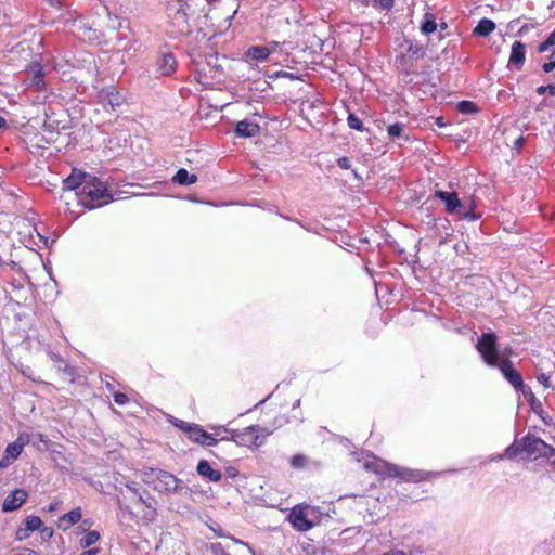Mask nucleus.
<instances>
[{"label": "nucleus", "instance_id": "obj_1", "mask_svg": "<svg viewBox=\"0 0 555 555\" xmlns=\"http://www.w3.org/2000/svg\"><path fill=\"white\" fill-rule=\"evenodd\" d=\"M81 204L89 208H98L113 202V195L108 193L105 184L96 177L90 176L83 189L79 192Z\"/></svg>", "mask_w": 555, "mask_h": 555}, {"label": "nucleus", "instance_id": "obj_2", "mask_svg": "<svg viewBox=\"0 0 555 555\" xmlns=\"http://www.w3.org/2000/svg\"><path fill=\"white\" fill-rule=\"evenodd\" d=\"M374 470L383 477H393L405 482H421L431 475V473L404 468L384 461H376Z\"/></svg>", "mask_w": 555, "mask_h": 555}, {"label": "nucleus", "instance_id": "obj_3", "mask_svg": "<svg viewBox=\"0 0 555 555\" xmlns=\"http://www.w3.org/2000/svg\"><path fill=\"white\" fill-rule=\"evenodd\" d=\"M224 433H231L230 440L234 441L238 446L244 447H260L264 443L267 437L271 434L266 428L259 425H251L242 430L229 431L224 427H220Z\"/></svg>", "mask_w": 555, "mask_h": 555}, {"label": "nucleus", "instance_id": "obj_4", "mask_svg": "<svg viewBox=\"0 0 555 555\" xmlns=\"http://www.w3.org/2000/svg\"><path fill=\"white\" fill-rule=\"evenodd\" d=\"M496 339L498 337L493 332L483 333L476 344V349L485 363L489 366H496L500 363V351Z\"/></svg>", "mask_w": 555, "mask_h": 555}, {"label": "nucleus", "instance_id": "obj_5", "mask_svg": "<svg viewBox=\"0 0 555 555\" xmlns=\"http://www.w3.org/2000/svg\"><path fill=\"white\" fill-rule=\"evenodd\" d=\"M151 475L156 479L155 489L167 494L179 493L183 489V481L169 472L151 469Z\"/></svg>", "mask_w": 555, "mask_h": 555}, {"label": "nucleus", "instance_id": "obj_6", "mask_svg": "<svg viewBox=\"0 0 555 555\" xmlns=\"http://www.w3.org/2000/svg\"><path fill=\"white\" fill-rule=\"evenodd\" d=\"M499 370L503 374L504 378L518 391H521L525 396L529 392L532 397V392L529 387L524 383L521 374L513 367L511 360L505 359L498 365Z\"/></svg>", "mask_w": 555, "mask_h": 555}, {"label": "nucleus", "instance_id": "obj_7", "mask_svg": "<svg viewBox=\"0 0 555 555\" xmlns=\"http://www.w3.org/2000/svg\"><path fill=\"white\" fill-rule=\"evenodd\" d=\"M98 99L105 109L112 111H115L125 102V96L114 86L101 89L98 92Z\"/></svg>", "mask_w": 555, "mask_h": 555}, {"label": "nucleus", "instance_id": "obj_8", "mask_svg": "<svg viewBox=\"0 0 555 555\" xmlns=\"http://www.w3.org/2000/svg\"><path fill=\"white\" fill-rule=\"evenodd\" d=\"M24 83L26 88H33L35 91L46 88L43 67L40 63L33 62L28 65Z\"/></svg>", "mask_w": 555, "mask_h": 555}, {"label": "nucleus", "instance_id": "obj_9", "mask_svg": "<svg viewBox=\"0 0 555 555\" xmlns=\"http://www.w3.org/2000/svg\"><path fill=\"white\" fill-rule=\"evenodd\" d=\"M524 453H526L528 459L537 460L538 457H542V453L550 446L543 439L527 434L524 438H521Z\"/></svg>", "mask_w": 555, "mask_h": 555}, {"label": "nucleus", "instance_id": "obj_10", "mask_svg": "<svg viewBox=\"0 0 555 555\" xmlns=\"http://www.w3.org/2000/svg\"><path fill=\"white\" fill-rule=\"evenodd\" d=\"M288 519L292 522L293 527L300 532H306L314 527L313 521H311L308 518V507L307 506H301V505L295 506L292 509V512L288 516Z\"/></svg>", "mask_w": 555, "mask_h": 555}, {"label": "nucleus", "instance_id": "obj_11", "mask_svg": "<svg viewBox=\"0 0 555 555\" xmlns=\"http://www.w3.org/2000/svg\"><path fill=\"white\" fill-rule=\"evenodd\" d=\"M526 60V46L520 41H514L508 57V68L520 70Z\"/></svg>", "mask_w": 555, "mask_h": 555}, {"label": "nucleus", "instance_id": "obj_12", "mask_svg": "<svg viewBox=\"0 0 555 555\" xmlns=\"http://www.w3.org/2000/svg\"><path fill=\"white\" fill-rule=\"evenodd\" d=\"M155 66L159 75L169 76L177 69V61L171 52H163L158 55Z\"/></svg>", "mask_w": 555, "mask_h": 555}, {"label": "nucleus", "instance_id": "obj_13", "mask_svg": "<svg viewBox=\"0 0 555 555\" xmlns=\"http://www.w3.org/2000/svg\"><path fill=\"white\" fill-rule=\"evenodd\" d=\"M460 207L455 214L465 220L476 221L481 218V214L475 211L477 205L474 197H467L465 199H460Z\"/></svg>", "mask_w": 555, "mask_h": 555}, {"label": "nucleus", "instance_id": "obj_14", "mask_svg": "<svg viewBox=\"0 0 555 555\" xmlns=\"http://www.w3.org/2000/svg\"><path fill=\"white\" fill-rule=\"evenodd\" d=\"M28 493L24 489H15L3 501V512H12L20 508L27 500Z\"/></svg>", "mask_w": 555, "mask_h": 555}, {"label": "nucleus", "instance_id": "obj_15", "mask_svg": "<svg viewBox=\"0 0 555 555\" xmlns=\"http://www.w3.org/2000/svg\"><path fill=\"white\" fill-rule=\"evenodd\" d=\"M89 178L90 175L78 169H73L72 173L63 180L64 190L74 191L78 188L83 189Z\"/></svg>", "mask_w": 555, "mask_h": 555}, {"label": "nucleus", "instance_id": "obj_16", "mask_svg": "<svg viewBox=\"0 0 555 555\" xmlns=\"http://www.w3.org/2000/svg\"><path fill=\"white\" fill-rule=\"evenodd\" d=\"M435 197L441 199L446 205V212L449 215L455 214L459 210L460 198L456 192H447L442 190L435 191Z\"/></svg>", "mask_w": 555, "mask_h": 555}, {"label": "nucleus", "instance_id": "obj_17", "mask_svg": "<svg viewBox=\"0 0 555 555\" xmlns=\"http://www.w3.org/2000/svg\"><path fill=\"white\" fill-rule=\"evenodd\" d=\"M260 133V127L257 122L241 120L236 124L235 134L238 138H253Z\"/></svg>", "mask_w": 555, "mask_h": 555}, {"label": "nucleus", "instance_id": "obj_18", "mask_svg": "<svg viewBox=\"0 0 555 555\" xmlns=\"http://www.w3.org/2000/svg\"><path fill=\"white\" fill-rule=\"evenodd\" d=\"M196 472L199 476L206 478L209 481L218 482L222 478L221 472L214 469L209 462L206 460H201L197 464Z\"/></svg>", "mask_w": 555, "mask_h": 555}, {"label": "nucleus", "instance_id": "obj_19", "mask_svg": "<svg viewBox=\"0 0 555 555\" xmlns=\"http://www.w3.org/2000/svg\"><path fill=\"white\" fill-rule=\"evenodd\" d=\"M81 517V508H74L59 518L57 526L62 530H67L75 524L79 522Z\"/></svg>", "mask_w": 555, "mask_h": 555}, {"label": "nucleus", "instance_id": "obj_20", "mask_svg": "<svg viewBox=\"0 0 555 555\" xmlns=\"http://www.w3.org/2000/svg\"><path fill=\"white\" fill-rule=\"evenodd\" d=\"M270 54H271V49L269 47H264V46H253V47L248 48L246 51V56L249 60L257 61V62L266 61Z\"/></svg>", "mask_w": 555, "mask_h": 555}, {"label": "nucleus", "instance_id": "obj_21", "mask_svg": "<svg viewBox=\"0 0 555 555\" xmlns=\"http://www.w3.org/2000/svg\"><path fill=\"white\" fill-rule=\"evenodd\" d=\"M495 23L487 17L481 18L474 28L473 34L478 37H487L495 29Z\"/></svg>", "mask_w": 555, "mask_h": 555}, {"label": "nucleus", "instance_id": "obj_22", "mask_svg": "<svg viewBox=\"0 0 555 555\" xmlns=\"http://www.w3.org/2000/svg\"><path fill=\"white\" fill-rule=\"evenodd\" d=\"M25 440L22 436H20L14 442L9 443L4 450V454L8 456V459H11L12 461H15L20 454L22 453Z\"/></svg>", "mask_w": 555, "mask_h": 555}, {"label": "nucleus", "instance_id": "obj_23", "mask_svg": "<svg viewBox=\"0 0 555 555\" xmlns=\"http://www.w3.org/2000/svg\"><path fill=\"white\" fill-rule=\"evenodd\" d=\"M172 181L180 185H191L197 182V176L194 173H189L186 169L181 168L176 172Z\"/></svg>", "mask_w": 555, "mask_h": 555}, {"label": "nucleus", "instance_id": "obj_24", "mask_svg": "<svg viewBox=\"0 0 555 555\" xmlns=\"http://www.w3.org/2000/svg\"><path fill=\"white\" fill-rule=\"evenodd\" d=\"M438 28V23L436 22V16L430 13L426 12L423 16V21L421 23V31L424 35H430L435 33Z\"/></svg>", "mask_w": 555, "mask_h": 555}, {"label": "nucleus", "instance_id": "obj_25", "mask_svg": "<svg viewBox=\"0 0 555 555\" xmlns=\"http://www.w3.org/2000/svg\"><path fill=\"white\" fill-rule=\"evenodd\" d=\"M521 447H522L521 439L515 440L511 446H508L506 448L505 453H504V455L501 456V459L507 457V459L512 460V459L517 457L518 455L524 453V449Z\"/></svg>", "mask_w": 555, "mask_h": 555}, {"label": "nucleus", "instance_id": "obj_26", "mask_svg": "<svg viewBox=\"0 0 555 555\" xmlns=\"http://www.w3.org/2000/svg\"><path fill=\"white\" fill-rule=\"evenodd\" d=\"M186 436L191 441L202 444L203 437H205V430L201 425L194 423Z\"/></svg>", "mask_w": 555, "mask_h": 555}, {"label": "nucleus", "instance_id": "obj_27", "mask_svg": "<svg viewBox=\"0 0 555 555\" xmlns=\"http://www.w3.org/2000/svg\"><path fill=\"white\" fill-rule=\"evenodd\" d=\"M100 539L101 535L98 531H89L83 538L80 539L79 544L82 548H87L99 542Z\"/></svg>", "mask_w": 555, "mask_h": 555}, {"label": "nucleus", "instance_id": "obj_28", "mask_svg": "<svg viewBox=\"0 0 555 555\" xmlns=\"http://www.w3.org/2000/svg\"><path fill=\"white\" fill-rule=\"evenodd\" d=\"M387 133L390 138H404L405 140H409L408 135H404V126L402 124H393L389 125L387 128Z\"/></svg>", "mask_w": 555, "mask_h": 555}, {"label": "nucleus", "instance_id": "obj_29", "mask_svg": "<svg viewBox=\"0 0 555 555\" xmlns=\"http://www.w3.org/2000/svg\"><path fill=\"white\" fill-rule=\"evenodd\" d=\"M456 108L462 114H474L478 112V106L472 101H461L456 104Z\"/></svg>", "mask_w": 555, "mask_h": 555}, {"label": "nucleus", "instance_id": "obj_30", "mask_svg": "<svg viewBox=\"0 0 555 555\" xmlns=\"http://www.w3.org/2000/svg\"><path fill=\"white\" fill-rule=\"evenodd\" d=\"M408 53L414 60L421 59L424 55L423 47L417 42L410 41L408 47Z\"/></svg>", "mask_w": 555, "mask_h": 555}, {"label": "nucleus", "instance_id": "obj_31", "mask_svg": "<svg viewBox=\"0 0 555 555\" xmlns=\"http://www.w3.org/2000/svg\"><path fill=\"white\" fill-rule=\"evenodd\" d=\"M542 459L546 461L552 470L555 473V448L553 446L550 444L546 448V450L542 453Z\"/></svg>", "mask_w": 555, "mask_h": 555}, {"label": "nucleus", "instance_id": "obj_32", "mask_svg": "<svg viewBox=\"0 0 555 555\" xmlns=\"http://www.w3.org/2000/svg\"><path fill=\"white\" fill-rule=\"evenodd\" d=\"M555 44V27H554V30L548 35V37L546 38V40H544L543 42H541L539 46H538V51L540 53H543V52H546L548 51V49L551 47H553Z\"/></svg>", "mask_w": 555, "mask_h": 555}, {"label": "nucleus", "instance_id": "obj_33", "mask_svg": "<svg viewBox=\"0 0 555 555\" xmlns=\"http://www.w3.org/2000/svg\"><path fill=\"white\" fill-rule=\"evenodd\" d=\"M347 124L351 129L363 131V122L356 114H349L347 118Z\"/></svg>", "mask_w": 555, "mask_h": 555}, {"label": "nucleus", "instance_id": "obj_34", "mask_svg": "<svg viewBox=\"0 0 555 555\" xmlns=\"http://www.w3.org/2000/svg\"><path fill=\"white\" fill-rule=\"evenodd\" d=\"M41 525H42V521H41V519L38 516H28L25 519V527L30 532H33L35 530H38Z\"/></svg>", "mask_w": 555, "mask_h": 555}, {"label": "nucleus", "instance_id": "obj_35", "mask_svg": "<svg viewBox=\"0 0 555 555\" xmlns=\"http://www.w3.org/2000/svg\"><path fill=\"white\" fill-rule=\"evenodd\" d=\"M307 464V457L302 454H296L291 460V465L294 468H302Z\"/></svg>", "mask_w": 555, "mask_h": 555}, {"label": "nucleus", "instance_id": "obj_36", "mask_svg": "<svg viewBox=\"0 0 555 555\" xmlns=\"http://www.w3.org/2000/svg\"><path fill=\"white\" fill-rule=\"evenodd\" d=\"M218 435H219L218 431L216 434H209V433L205 431V437H203L202 446H208V447L216 446L219 441V439L216 438V436H218Z\"/></svg>", "mask_w": 555, "mask_h": 555}, {"label": "nucleus", "instance_id": "obj_37", "mask_svg": "<svg viewBox=\"0 0 555 555\" xmlns=\"http://www.w3.org/2000/svg\"><path fill=\"white\" fill-rule=\"evenodd\" d=\"M207 550H209L212 555H230L221 543H210L207 545Z\"/></svg>", "mask_w": 555, "mask_h": 555}, {"label": "nucleus", "instance_id": "obj_38", "mask_svg": "<svg viewBox=\"0 0 555 555\" xmlns=\"http://www.w3.org/2000/svg\"><path fill=\"white\" fill-rule=\"evenodd\" d=\"M171 423L178 427L179 429H181L183 433L188 434L190 428L193 426L194 423H188V422H184L182 420H178V418H173L171 421Z\"/></svg>", "mask_w": 555, "mask_h": 555}, {"label": "nucleus", "instance_id": "obj_39", "mask_svg": "<svg viewBox=\"0 0 555 555\" xmlns=\"http://www.w3.org/2000/svg\"><path fill=\"white\" fill-rule=\"evenodd\" d=\"M546 92L550 95L555 96V85L541 86V87L537 88V93L539 95H543Z\"/></svg>", "mask_w": 555, "mask_h": 555}, {"label": "nucleus", "instance_id": "obj_40", "mask_svg": "<svg viewBox=\"0 0 555 555\" xmlns=\"http://www.w3.org/2000/svg\"><path fill=\"white\" fill-rule=\"evenodd\" d=\"M115 403L118 405H125L129 402V398L126 393L122 392H115L113 395Z\"/></svg>", "mask_w": 555, "mask_h": 555}, {"label": "nucleus", "instance_id": "obj_41", "mask_svg": "<svg viewBox=\"0 0 555 555\" xmlns=\"http://www.w3.org/2000/svg\"><path fill=\"white\" fill-rule=\"evenodd\" d=\"M538 382L543 385L545 388H552V383L550 380V376L545 373H539L537 375Z\"/></svg>", "mask_w": 555, "mask_h": 555}, {"label": "nucleus", "instance_id": "obj_42", "mask_svg": "<svg viewBox=\"0 0 555 555\" xmlns=\"http://www.w3.org/2000/svg\"><path fill=\"white\" fill-rule=\"evenodd\" d=\"M29 534H30V531H29V530H27V528H26V527H24V528H18V529L16 530L15 538H16V540L22 541V540L27 539V538L29 537Z\"/></svg>", "mask_w": 555, "mask_h": 555}, {"label": "nucleus", "instance_id": "obj_43", "mask_svg": "<svg viewBox=\"0 0 555 555\" xmlns=\"http://www.w3.org/2000/svg\"><path fill=\"white\" fill-rule=\"evenodd\" d=\"M337 164L341 169H349L351 167L350 159L346 156L338 158Z\"/></svg>", "mask_w": 555, "mask_h": 555}, {"label": "nucleus", "instance_id": "obj_44", "mask_svg": "<svg viewBox=\"0 0 555 555\" xmlns=\"http://www.w3.org/2000/svg\"><path fill=\"white\" fill-rule=\"evenodd\" d=\"M542 68L545 73H551L555 69V61H548L542 65Z\"/></svg>", "mask_w": 555, "mask_h": 555}, {"label": "nucleus", "instance_id": "obj_45", "mask_svg": "<svg viewBox=\"0 0 555 555\" xmlns=\"http://www.w3.org/2000/svg\"><path fill=\"white\" fill-rule=\"evenodd\" d=\"M61 504H62V501L54 500L53 502H51V504L49 505V508H48V509H49L50 512L56 511V509H59V508H60Z\"/></svg>", "mask_w": 555, "mask_h": 555}, {"label": "nucleus", "instance_id": "obj_46", "mask_svg": "<svg viewBox=\"0 0 555 555\" xmlns=\"http://www.w3.org/2000/svg\"><path fill=\"white\" fill-rule=\"evenodd\" d=\"M13 461L11 459H8V456L4 454V456L0 460V469L7 467Z\"/></svg>", "mask_w": 555, "mask_h": 555}, {"label": "nucleus", "instance_id": "obj_47", "mask_svg": "<svg viewBox=\"0 0 555 555\" xmlns=\"http://www.w3.org/2000/svg\"><path fill=\"white\" fill-rule=\"evenodd\" d=\"M541 420L543 421L544 424L546 425H551L552 423V418L548 416V415H544L543 413V410L541 409L540 413H539Z\"/></svg>", "mask_w": 555, "mask_h": 555}, {"label": "nucleus", "instance_id": "obj_48", "mask_svg": "<svg viewBox=\"0 0 555 555\" xmlns=\"http://www.w3.org/2000/svg\"><path fill=\"white\" fill-rule=\"evenodd\" d=\"M100 552L98 547L83 551L80 555H96Z\"/></svg>", "mask_w": 555, "mask_h": 555}, {"label": "nucleus", "instance_id": "obj_49", "mask_svg": "<svg viewBox=\"0 0 555 555\" xmlns=\"http://www.w3.org/2000/svg\"><path fill=\"white\" fill-rule=\"evenodd\" d=\"M271 49V53L275 52L278 50V48L280 47V42L278 41H271L269 42V44L267 46Z\"/></svg>", "mask_w": 555, "mask_h": 555}, {"label": "nucleus", "instance_id": "obj_50", "mask_svg": "<svg viewBox=\"0 0 555 555\" xmlns=\"http://www.w3.org/2000/svg\"><path fill=\"white\" fill-rule=\"evenodd\" d=\"M522 144H524V138L522 137H519L518 139H516L514 145L517 150H520L522 147Z\"/></svg>", "mask_w": 555, "mask_h": 555}, {"label": "nucleus", "instance_id": "obj_51", "mask_svg": "<svg viewBox=\"0 0 555 555\" xmlns=\"http://www.w3.org/2000/svg\"><path fill=\"white\" fill-rule=\"evenodd\" d=\"M41 533H42L43 535L51 537V535H52V530H51V529H49V528H43V529H42V531H41Z\"/></svg>", "mask_w": 555, "mask_h": 555}, {"label": "nucleus", "instance_id": "obj_52", "mask_svg": "<svg viewBox=\"0 0 555 555\" xmlns=\"http://www.w3.org/2000/svg\"><path fill=\"white\" fill-rule=\"evenodd\" d=\"M21 555H39V554L33 550H25V552Z\"/></svg>", "mask_w": 555, "mask_h": 555}, {"label": "nucleus", "instance_id": "obj_53", "mask_svg": "<svg viewBox=\"0 0 555 555\" xmlns=\"http://www.w3.org/2000/svg\"><path fill=\"white\" fill-rule=\"evenodd\" d=\"M438 28H440L441 30H446L448 28V24L446 22H440L438 24Z\"/></svg>", "mask_w": 555, "mask_h": 555}, {"label": "nucleus", "instance_id": "obj_54", "mask_svg": "<svg viewBox=\"0 0 555 555\" xmlns=\"http://www.w3.org/2000/svg\"><path fill=\"white\" fill-rule=\"evenodd\" d=\"M232 540H233L235 543H237V544L247 545V543H245V542H243V541H241V540H238V539H236V538H232Z\"/></svg>", "mask_w": 555, "mask_h": 555}, {"label": "nucleus", "instance_id": "obj_55", "mask_svg": "<svg viewBox=\"0 0 555 555\" xmlns=\"http://www.w3.org/2000/svg\"><path fill=\"white\" fill-rule=\"evenodd\" d=\"M5 126V120L3 117L0 116V128H3Z\"/></svg>", "mask_w": 555, "mask_h": 555}, {"label": "nucleus", "instance_id": "obj_56", "mask_svg": "<svg viewBox=\"0 0 555 555\" xmlns=\"http://www.w3.org/2000/svg\"><path fill=\"white\" fill-rule=\"evenodd\" d=\"M138 501H139L140 503H144V499L142 498V495L138 494Z\"/></svg>", "mask_w": 555, "mask_h": 555}, {"label": "nucleus", "instance_id": "obj_57", "mask_svg": "<svg viewBox=\"0 0 555 555\" xmlns=\"http://www.w3.org/2000/svg\"><path fill=\"white\" fill-rule=\"evenodd\" d=\"M550 61H555V53H552L550 56Z\"/></svg>", "mask_w": 555, "mask_h": 555}, {"label": "nucleus", "instance_id": "obj_58", "mask_svg": "<svg viewBox=\"0 0 555 555\" xmlns=\"http://www.w3.org/2000/svg\"><path fill=\"white\" fill-rule=\"evenodd\" d=\"M131 491H133L134 494H138V491L134 489V488H131L129 486H127Z\"/></svg>", "mask_w": 555, "mask_h": 555}, {"label": "nucleus", "instance_id": "obj_59", "mask_svg": "<svg viewBox=\"0 0 555 555\" xmlns=\"http://www.w3.org/2000/svg\"><path fill=\"white\" fill-rule=\"evenodd\" d=\"M106 386L108 389H112V384L107 383Z\"/></svg>", "mask_w": 555, "mask_h": 555}, {"label": "nucleus", "instance_id": "obj_60", "mask_svg": "<svg viewBox=\"0 0 555 555\" xmlns=\"http://www.w3.org/2000/svg\"><path fill=\"white\" fill-rule=\"evenodd\" d=\"M533 412H534L535 414H539V413H540L537 409H533Z\"/></svg>", "mask_w": 555, "mask_h": 555}, {"label": "nucleus", "instance_id": "obj_61", "mask_svg": "<svg viewBox=\"0 0 555 555\" xmlns=\"http://www.w3.org/2000/svg\"><path fill=\"white\" fill-rule=\"evenodd\" d=\"M533 412H534L535 414H539V413H540L537 409H533Z\"/></svg>", "mask_w": 555, "mask_h": 555}, {"label": "nucleus", "instance_id": "obj_62", "mask_svg": "<svg viewBox=\"0 0 555 555\" xmlns=\"http://www.w3.org/2000/svg\"><path fill=\"white\" fill-rule=\"evenodd\" d=\"M533 412H534L535 414H539V413H540L537 409H533Z\"/></svg>", "mask_w": 555, "mask_h": 555}]
</instances>
